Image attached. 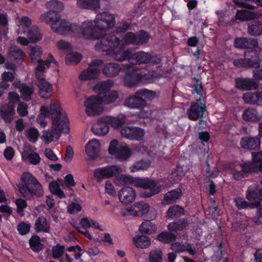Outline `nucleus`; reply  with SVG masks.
Listing matches in <instances>:
<instances>
[{"instance_id": "f257e3e1", "label": "nucleus", "mask_w": 262, "mask_h": 262, "mask_svg": "<svg viewBox=\"0 0 262 262\" xmlns=\"http://www.w3.org/2000/svg\"><path fill=\"white\" fill-rule=\"evenodd\" d=\"M60 20V17L54 19L51 24V29L56 33L64 34L81 33L86 39H98L105 34L106 28L114 26L116 21L113 14L108 12L100 13L94 21L86 20L81 26L76 24H70L66 20Z\"/></svg>"}, {"instance_id": "f03ea898", "label": "nucleus", "mask_w": 262, "mask_h": 262, "mask_svg": "<svg viewBox=\"0 0 262 262\" xmlns=\"http://www.w3.org/2000/svg\"><path fill=\"white\" fill-rule=\"evenodd\" d=\"M106 28V30L114 27ZM136 33L133 32H128L126 33L120 39L116 35H106V32L103 36L99 38L101 39L99 42L95 45V49L97 51L106 52V54L112 56L116 60L124 61L128 58L131 54V51L127 49L124 50L125 45H136Z\"/></svg>"}, {"instance_id": "7ed1b4c3", "label": "nucleus", "mask_w": 262, "mask_h": 262, "mask_svg": "<svg viewBox=\"0 0 262 262\" xmlns=\"http://www.w3.org/2000/svg\"><path fill=\"white\" fill-rule=\"evenodd\" d=\"M40 112L37 121L42 127L47 126L45 120L46 117H48L51 118L52 125L55 127L56 131L69 132V122L67 114L65 112L61 111L58 103L51 102L50 107L41 106Z\"/></svg>"}, {"instance_id": "20e7f679", "label": "nucleus", "mask_w": 262, "mask_h": 262, "mask_svg": "<svg viewBox=\"0 0 262 262\" xmlns=\"http://www.w3.org/2000/svg\"><path fill=\"white\" fill-rule=\"evenodd\" d=\"M118 180L120 184H128L143 189L140 193L142 198H149L158 194L161 191V187L158 186L156 182L148 178H135L130 176L122 174Z\"/></svg>"}, {"instance_id": "39448f33", "label": "nucleus", "mask_w": 262, "mask_h": 262, "mask_svg": "<svg viewBox=\"0 0 262 262\" xmlns=\"http://www.w3.org/2000/svg\"><path fill=\"white\" fill-rule=\"evenodd\" d=\"M17 187L22 196L28 200H33L43 195L42 185L37 179L29 172L23 174Z\"/></svg>"}, {"instance_id": "423d86ee", "label": "nucleus", "mask_w": 262, "mask_h": 262, "mask_svg": "<svg viewBox=\"0 0 262 262\" xmlns=\"http://www.w3.org/2000/svg\"><path fill=\"white\" fill-rule=\"evenodd\" d=\"M122 70L127 72L123 78V82L127 87L134 88L140 82H145L148 79L149 75L141 72H138V69L133 67L130 64H123Z\"/></svg>"}, {"instance_id": "0eeeda50", "label": "nucleus", "mask_w": 262, "mask_h": 262, "mask_svg": "<svg viewBox=\"0 0 262 262\" xmlns=\"http://www.w3.org/2000/svg\"><path fill=\"white\" fill-rule=\"evenodd\" d=\"M233 64L238 68H259L260 65L259 53L254 50H247L245 52L243 58L234 59Z\"/></svg>"}, {"instance_id": "6e6552de", "label": "nucleus", "mask_w": 262, "mask_h": 262, "mask_svg": "<svg viewBox=\"0 0 262 262\" xmlns=\"http://www.w3.org/2000/svg\"><path fill=\"white\" fill-rule=\"evenodd\" d=\"M46 6L50 10L41 16V19L45 23H50L54 19H58L60 17L59 13L64 8V5L62 2L57 0H52L47 2Z\"/></svg>"}, {"instance_id": "1a4fd4ad", "label": "nucleus", "mask_w": 262, "mask_h": 262, "mask_svg": "<svg viewBox=\"0 0 262 262\" xmlns=\"http://www.w3.org/2000/svg\"><path fill=\"white\" fill-rule=\"evenodd\" d=\"M108 152L111 155L115 156L120 161L126 160L132 155L130 148L125 145L119 146L118 141L116 139H114L110 142Z\"/></svg>"}, {"instance_id": "9d476101", "label": "nucleus", "mask_w": 262, "mask_h": 262, "mask_svg": "<svg viewBox=\"0 0 262 262\" xmlns=\"http://www.w3.org/2000/svg\"><path fill=\"white\" fill-rule=\"evenodd\" d=\"M122 172L120 167L116 165H110L97 168L94 171V177L98 182L103 179H106L119 174Z\"/></svg>"}, {"instance_id": "9b49d317", "label": "nucleus", "mask_w": 262, "mask_h": 262, "mask_svg": "<svg viewBox=\"0 0 262 262\" xmlns=\"http://www.w3.org/2000/svg\"><path fill=\"white\" fill-rule=\"evenodd\" d=\"M206 111L205 103H203L201 96L195 102L191 103L190 107L187 111L188 118L192 121H196L203 117V115Z\"/></svg>"}, {"instance_id": "f8f14e48", "label": "nucleus", "mask_w": 262, "mask_h": 262, "mask_svg": "<svg viewBox=\"0 0 262 262\" xmlns=\"http://www.w3.org/2000/svg\"><path fill=\"white\" fill-rule=\"evenodd\" d=\"M246 198L258 207L262 201V187L256 184L249 186L246 191Z\"/></svg>"}, {"instance_id": "ddd939ff", "label": "nucleus", "mask_w": 262, "mask_h": 262, "mask_svg": "<svg viewBox=\"0 0 262 262\" xmlns=\"http://www.w3.org/2000/svg\"><path fill=\"white\" fill-rule=\"evenodd\" d=\"M101 96H91L84 101L85 113L88 116L98 115L102 104Z\"/></svg>"}, {"instance_id": "4468645a", "label": "nucleus", "mask_w": 262, "mask_h": 262, "mask_svg": "<svg viewBox=\"0 0 262 262\" xmlns=\"http://www.w3.org/2000/svg\"><path fill=\"white\" fill-rule=\"evenodd\" d=\"M126 59L128 61V64L133 67H135V66L138 64H146L150 60L154 61L150 54L143 51H139L135 53H132L131 52L130 55L128 58H126Z\"/></svg>"}, {"instance_id": "2eb2a0df", "label": "nucleus", "mask_w": 262, "mask_h": 262, "mask_svg": "<svg viewBox=\"0 0 262 262\" xmlns=\"http://www.w3.org/2000/svg\"><path fill=\"white\" fill-rule=\"evenodd\" d=\"M122 137L133 140L140 141L144 136V130L138 127L125 126L120 132Z\"/></svg>"}, {"instance_id": "dca6fc26", "label": "nucleus", "mask_w": 262, "mask_h": 262, "mask_svg": "<svg viewBox=\"0 0 262 262\" xmlns=\"http://www.w3.org/2000/svg\"><path fill=\"white\" fill-rule=\"evenodd\" d=\"M235 87L242 91L255 90L258 87V83L254 79L240 77L235 78Z\"/></svg>"}, {"instance_id": "f3484780", "label": "nucleus", "mask_w": 262, "mask_h": 262, "mask_svg": "<svg viewBox=\"0 0 262 262\" xmlns=\"http://www.w3.org/2000/svg\"><path fill=\"white\" fill-rule=\"evenodd\" d=\"M234 45L238 49H254L258 46L257 39L251 37H236Z\"/></svg>"}, {"instance_id": "a211bd4d", "label": "nucleus", "mask_w": 262, "mask_h": 262, "mask_svg": "<svg viewBox=\"0 0 262 262\" xmlns=\"http://www.w3.org/2000/svg\"><path fill=\"white\" fill-rule=\"evenodd\" d=\"M136 196L135 190L130 187H123L118 193L120 201L125 204L132 203L135 200Z\"/></svg>"}, {"instance_id": "6ab92c4d", "label": "nucleus", "mask_w": 262, "mask_h": 262, "mask_svg": "<svg viewBox=\"0 0 262 262\" xmlns=\"http://www.w3.org/2000/svg\"><path fill=\"white\" fill-rule=\"evenodd\" d=\"M125 105L132 108L143 109L147 105L145 99L141 95H137V92L133 96H129L125 101Z\"/></svg>"}, {"instance_id": "aec40b11", "label": "nucleus", "mask_w": 262, "mask_h": 262, "mask_svg": "<svg viewBox=\"0 0 262 262\" xmlns=\"http://www.w3.org/2000/svg\"><path fill=\"white\" fill-rule=\"evenodd\" d=\"M241 147L245 149L257 150L259 148L260 141L258 137H243L240 140Z\"/></svg>"}, {"instance_id": "412c9836", "label": "nucleus", "mask_w": 262, "mask_h": 262, "mask_svg": "<svg viewBox=\"0 0 262 262\" xmlns=\"http://www.w3.org/2000/svg\"><path fill=\"white\" fill-rule=\"evenodd\" d=\"M100 150V144L97 139L90 141L85 146V152L91 160L98 158Z\"/></svg>"}, {"instance_id": "4be33fe9", "label": "nucleus", "mask_w": 262, "mask_h": 262, "mask_svg": "<svg viewBox=\"0 0 262 262\" xmlns=\"http://www.w3.org/2000/svg\"><path fill=\"white\" fill-rule=\"evenodd\" d=\"M104 118V116L98 118L96 124L92 127V132L97 136H103L109 132V125Z\"/></svg>"}, {"instance_id": "5701e85b", "label": "nucleus", "mask_w": 262, "mask_h": 262, "mask_svg": "<svg viewBox=\"0 0 262 262\" xmlns=\"http://www.w3.org/2000/svg\"><path fill=\"white\" fill-rule=\"evenodd\" d=\"M182 196V191L180 188H177L168 191L166 193L162 200L164 204H172L180 200Z\"/></svg>"}, {"instance_id": "b1692460", "label": "nucleus", "mask_w": 262, "mask_h": 262, "mask_svg": "<svg viewBox=\"0 0 262 262\" xmlns=\"http://www.w3.org/2000/svg\"><path fill=\"white\" fill-rule=\"evenodd\" d=\"M248 34L254 37L262 35V20L255 19L247 24Z\"/></svg>"}, {"instance_id": "393cba45", "label": "nucleus", "mask_w": 262, "mask_h": 262, "mask_svg": "<svg viewBox=\"0 0 262 262\" xmlns=\"http://www.w3.org/2000/svg\"><path fill=\"white\" fill-rule=\"evenodd\" d=\"M243 99L246 104L262 106V92L246 93L243 95Z\"/></svg>"}, {"instance_id": "a878e982", "label": "nucleus", "mask_w": 262, "mask_h": 262, "mask_svg": "<svg viewBox=\"0 0 262 262\" xmlns=\"http://www.w3.org/2000/svg\"><path fill=\"white\" fill-rule=\"evenodd\" d=\"M9 59L17 64H21L24 61V53L17 46H11L8 51Z\"/></svg>"}, {"instance_id": "bb28decb", "label": "nucleus", "mask_w": 262, "mask_h": 262, "mask_svg": "<svg viewBox=\"0 0 262 262\" xmlns=\"http://www.w3.org/2000/svg\"><path fill=\"white\" fill-rule=\"evenodd\" d=\"M189 224L190 223L187 219H179L173 222L169 223L167 228L169 231L177 232L186 229Z\"/></svg>"}, {"instance_id": "cd10ccee", "label": "nucleus", "mask_w": 262, "mask_h": 262, "mask_svg": "<svg viewBox=\"0 0 262 262\" xmlns=\"http://www.w3.org/2000/svg\"><path fill=\"white\" fill-rule=\"evenodd\" d=\"M122 70L119 64L115 62H109L105 64L102 69V74L107 77H113L117 75Z\"/></svg>"}, {"instance_id": "c85d7f7f", "label": "nucleus", "mask_w": 262, "mask_h": 262, "mask_svg": "<svg viewBox=\"0 0 262 262\" xmlns=\"http://www.w3.org/2000/svg\"><path fill=\"white\" fill-rule=\"evenodd\" d=\"M14 104L8 103L3 105L0 109L1 118L6 123H10L14 115Z\"/></svg>"}, {"instance_id": "c756f323", "label": "nucleus", "mask_w": 262, "mask_h": 262, "mask_svg": "<svg viewBox=\"0 0 262 262\" xmlns=\"http://www.w3.org/2000/svg\"><path fill=\"white\" fill-rule=\"evenodd\" d=\"M34 230L36 233H49L50 224L48 223L47 219L43 215L39 216L35 220Z\"/></svg>"}, {"instance_id": "7c9ffc66", "label": "nucleus", "mask_w": 262, "mask_h": 262, "mask_svg": "<svg viewBox=\"0 0 262 262\" xmlns=\"http://www.w3.org/2000/svg\"><path fill=\"white\" fill-rule=\"evenodd\" d=\"M184 209L179 205H173L170 206L166 212L168 219L172 220L178 219L185 214Z\"/></svg>"}, {"instance_id": "2f4dec72", "label": "nucleus", "mask_w": 262, "mask_h": 262, "mask_svg": "<svg viewBox=\"0 0 262 262\" xmlns=\"http://www.w3.org/2000/svg\"><path fill=\"white\" fill-rule=\"evenodd\" d=\"M257 17V14L256 13L247 10H237L235 15L236 19L242 21H252Z\"/></svg>"}, {"instance_id": "473e14b6", "label": "nucleus", "mask_w": 262, "mask_h": 262, "mask_svg": "<svg viewBox=\"0 0 262 262\" xmlns=\"http://www.w3.org/2000/svg\"><path fill=\"white\" fill-rule=\"evenodd\" d=\"M239 168L244 174L247 176V174L252 172H257L256 161L254 160V154H252V161L243 162L238 165Z\"/></svg>"}, {"instance_id": "72a5a7b5", "label": "nucleus", "mask_w": 262, "mask_h": 262, "mask_svg": "<svg viewBox=\"0 0 262 262\" xmlns=\"http://www.w3.org/2000/svg\"><path fill=\"white\" fill-rule=\"evenodd\" d=\"M242 117L245 121L251 122H257L260 119L257 110L251 108L245 109Z\"/></svg>"}, {"instance_id": "f704fd0d", "label": "nucleus", "mask_w": 262, "mask_h": 262, "mask_svg": "<svg viewBox=\"0 0 262 262\" xmlns=\"http://www.w3.org/2000/svg\"><path fill=\"white\" fill-rule=\"evenodd\" d=\"M100 74V70L98 68L88 69L83 71L79 75V79L81 80H93L98 78Z\"/></svg>"}, {"instance_id": "c9c22d12", "label": "nucleus", "mask_w": 262, "mask_h": 262, "mask_svg": "<svg viewBox=\"0 0 262 262\" xmlns=\"http://www.w3.org/2000/svg\"><path fill=\"white\" fill-rule=\"evenodd\" d=\"M149 209L148 204L143 202L135 203L131 208V210L135 212L133 213L135 215H145L148 212Z\"/></svg>"}, {"instance_id": "e433bc0d", "label": "nucleus", "mask_w": 262, "mask_h": 262, "mask_svg": "<svg viewBox=\"0 0 262 262\" xmlns=\"http://www.w3.org/2000/svg\"><path fill=\"white\" fill-rule=\"evenodd\" d=\"M39 88V95L43 98L48 99L52 95L53 86L51 83L48 81L43 82L38 84Z\"/></svg>"}, {"instance_id": "4c0bfd02", "label": "nucleus", "mask_w": 262, "mask_h": 262, "mask_svg": "<svg viewBox=\"0 0 262 262\" xmlns=\"http://www.w3.org/2000/svg\"><path fill=\"white\" fill-rule=\"evenodd\" d=\"M68 133L56 131L55 127L53 126L51 130H44L43 131V135L41 137V139L45 143L49 144L53 140L55 136H57L58 138L61 133L68 134Z\"/></svg>"}, {"instance_id": "58836bf2", "label": "nucleus", "mask_w": 262, "mask_h": 262, "mask_svg": "<svg viewBox=\"0 0 262 262\" xmlns=\"http://www.w3.org/2000/svg\"><path fill=\"white\" fill-rule=\"evenodd\" d=\"M77 6L80 8L97 10L100 8L99 0H78Z\"/></svg>"}, {"instance_id": "ea45409f", "label": "nucleus", "mask_w": 262, "mask_h": 262, "mask_svg": "<svg viewBox=\"0 0 262 262\" xmlns=\"http://www.w3.org/2000/svg\"><path fill=\"white\" fill-rule=\"evenodd\" d=\"M29 244L31 249L35 253H38L43 249L44 245L41 243L39 236L34 235L29 240Z\"/></svg>"}, {"instance_id": "a19ab883", "label": "nucleus", "mask_w": 262, "mask_h": 262, "mask_svg": "<svg viewBox=\"0 0 262 262\" xmlns=\"http://www.w3.org/2000/svg\"><path fill=\"white\" fill-rule=\"evenodd\" d=\"M133 242L138 248H145L150 245V239L147 236L137 235L133 238Z\"/></svg>"}, {"instance_id": "79ce46f5", "label": "nucleus", "mask_w": 262, "mask_h": 262, "mask_svg": "<svg viewBox=\"0 0 262 262\" xmlns=\"http://www.w3.org/2000/svg\"><path fill=\"white\" fill-rule=\"evenodd\" d=\"M176 237L175 234L171 233V231H164L158 234L157 239L164 244H170L174 242Z\"/></svg>"}, {"instance_id": "37998d69", "label": "nucleus", "mask_w": 262, "mask_h": 262, "mask_svg": "<svg viewBox=\"0 0 262 262\" xmlns=\"http://www.w3.org/2000/svg\"><path fill=\"white\" fill-rule=\"evenodd\" d=\"M27 35L28 39L31 42H36L42 38V34L40 32L39 28L36 26H33L27 31Z\"/></svg>"}, {"instance_id": "c03bdc74", "label": "nucleus", "mask_w": 262, "mask_h": 262, "mask_svg": "<svg viewBox=\"0 0 262 262\" xmlns=\"http://www.w3.org/2000/svg\"><path fill=\"white\" fill-rule=\"evenodd\" d=\"M136 45L141 46L147 43L150 38L149 33L141 30L136 34Z\"/></svg>"}, {"instance_id": "a18cd8bd", "label": "nucleus", "mask_w": 262, "mask_h": 262, "mask_svg": "<svg viewBox=\"0 0 262 262\" xmlns=\"http://www.w3.org/2000/svg\"><path fill=\"white\" fill-rule=\"evenodd\" d=\"M151 164L149 160H141L136 161L130 167V171L135 172L140 170H144L148 169Z\"/></svg>"}, {"instance_id": "49530a36", "label": "nucleus", "mask_w": 262, "mask_h": 262, "mask_svg": "<svg viewBox=\"0 0 262 262\" xmlns=\"http://www.w3.org/2000/svg\"><path fill=\"white\" fill-rule=\"evenodd\" d=\"M32 25L31 20L27 16L21 17L20 21V25L17 30L18 34H23L27 32Z\"/></svg>"}, {"instance_id": "de8ad7c7", "label": "nucleus", "mask_w": 262, "mask_h": 262, "mask_svg": "<svg viewBox=\"0 0 262 262\" xmlns=\"http://www.w3.org/2000/svg\"><path fill=\"white\" fill-rule=\"evenodd\" d=\"M19 91L24 99L29 101L31 99V95L34 92V89L26 84H20Z\"/></svg>"}, {"instance_id": "09e8293b", "label": "nucleus", "mask_w": 262, "mask_h": 262, "mask_svg": "<svg viewBox=\"0 0 262 262\" xmlns=\"http://www.w3.org/2000/svg\"><path fill=\"white\" fill-rule=\"evenodd\" d=\"M232 1L234 4L238 7L251 10L254 9V8L253 6L249 3V2L252 1V0H232ZM252 1H255L256 5L258 6H262V0H252Z\"/></svg>"}, {"instance_id": "8fccbe9b", "label": "nucleus", "mask_w": 262, "mask_h": 262, "mask_svg": "<svg viewBox=\"0 0 262 262\" xmlns=\"http://www.w3.org/2000/svg\"><path fill=\"white\" fill-rule=\"evenodd\" d=\"M104 118L107 123L108 125H111L113 128H118L122 126L124 123V119L123 118L113 117L111 116H104Z\"/></svg>"}, {"instance_id": "3c124183", "label": "nucleus", "mask_w": 262, "mask_h": 262, "mask_svg": "<svg viewBox=\"0 0 262 262\" xmlns=\"http://www.w3.org/2000/svg\"><path fill=\"white\" fill-rule=\"evenodd\" d=\"M82 59L81 54L77 52H71L68 54L66 57V63L68 65L72 64H77Z\"/></svg>"}, {"instance_id": "603ef678", "label": "nucleus", "mask_w": 262, "mask_h": 262, "mask_svg": "<svg viewBox=\"0 0 262 262\" xmlns=\"http://www.w3.org/2000/svg\"><path fill=\"white\" fill-rule=\"evenodd\" d=\"M156 228L154 224L149 221L143 222L139 226V231L146 234H150L156 230Z\"/></svg>"}, {"instance_id": "864d4df0", "label": "nucleus", "mask_w": 262, "mask_h": 262, "mask_svg": "<svg viewBox=\"0 0 262 262\" xmlns=\"http://www.w3.org/2000/svg\"><path fill=\"white\" fill-rule=\"evenodd\" d=\"M118 96L116 91L108 92L101 96V102L103 104H108L116 101Z\"/></svg>"}, {"instance_id": "5fc2aeb1", "label": "nucleus", "mask_w": 262, "mask_h": 262, "mask_svg": "<svg viewBox=\"0 0 262 262\" xmlns=\"http://www.w3.org/2000/svg\"><path fill=\"white\" fill-rule=\"evenodd\" d=\"M132 27V24L130 22L122 20L117 24L115 29L117 33H124L127 31L130 30Z\"/></svg>"}, {"instance_id": "6e6d98bb", "label": "nucleus", "mask_w": 262, "mask_h": 262, "mask_svg": "<svg viewBox=\"0 0 262 262\" xmlns=\"http://www.w3.org/2000/svg\"><path fill=\"white\" fill-rule=\"evenodd\" d=\"M114 82L111 80H107V81L101 82L100 84L98 85L99 94H104L110 92L111 88L113 86Z\"/></svg>"}, {"instance_id": "4d7b16f0", "label": "nucleus", "mask_w": 262, "mask_h": 262, "mask_svg": "<svg viewBox=\"0 0 262 262\" xmlns=\"http://www.w3.org/2000/svg\"><path fill=\"white\" fill-rule=\"evenodd\" d=\"M137 95H141V97L151 100L155 98V92L148 90L146 89H142L137 91Z\"/></svg>"}, {"instance_id": "13d9d810", "label": "nucleus", "mask_w": 262, "mask_h": 262, "mask_svg": "<svg viewBox=\"0 0 262 262\" xmlns=\"http://www.w3.org/2000/svg\"><path fill=\"white\" fill-rule=\"evenodd\" d=\"M42 55V49L41 47L36 46L31 48L30 53V57L31 61L33 63H35L37 58H40Z\"/></svg>"}, {"instance_id": "bf43d9fd", "label": "nucleus", "mask_w": 262, "mask_h": 262, "mask_svg": "<svg viewBox=\"0 0 262 262\" xmlns=\"http://www.w3.org/2000/svg\"><path fill=\"white\" fill-rule=\"evenodd\" d=\"M231 171L233 177L235 180H240L247 177L238 165H235L233 167L231 168Z\"/></svg>"}, {"instance_id": "052dcab7", "label": "nucleus", "mask_w": 262, "mask_h": 262, "mask_svg": "<svg viewBox=\"0 0 262 262\" xmlns=\"http://www.w3.org/2000/svg\"><path fill=\"white\" fill-rule=\"evenodd\" d=\"M31 225L24 222H21L17 226V230L21 235H25L30 230Z\"/></svg>"}, {"instance_id": "680f3d73", "label": "nucleus", "mask_w": 262, "mask_h": 262, "mask_svg": "<svg viewBox=\"0 0 262 262\" xmlns=\"http://www.w3.org/2000/svg\"><path fill=\"white\" fill-rule=\"evenodd\" d=\"M27 136L30 142L35 143L37 141L39 137L38 130L35 127H31L28 130Z\"/></svg>"}, {"instance_id": "e2e57ef3", "label": "nucleus", "mask_w": 262, "mask_h": 262, "mask_svg": "<svg viewBox=\"0 0 262 262\" xmlns=\"http://www.w3.org/2000/svg\"><path fill=\"white\" fill-rule=\"evenodd\" d=\"M162 258L161 251H152L149 254V262H160Z\"/></svg>"}, {"instance_id": "0e129e2a", "label": "nucleus", "mask_w": 262, "mask_h": 262, "mask_svg": "<svg viewBox=\"0 0 262 262\" xmlns=\"http://www.w3.org/2000/svg\"><path fill=\"white\" fill-rule=\"evenodd\" d=\"M64 247L57 245L53 247L52 255L54 258H57L61 256L64 252Z\"/></svg>"}, {"instance_id": "69168bd1", "label": "nucleus", "mask_w": 262, "mask_h": 262, "mask_svg": "<svg viewBox=\"0 0 262 262\" xmlns=\"http://www.w3.org/2000/svg\"><path fill=\"white\" fill-rule=\"evenodd\" d=\"M28 106L25 102H19L18 104L17 112L20 117H25L28 115Z\"/></svg>"}, {"instance_id": "338daca9", "label": "nucleus", "mask_w": 262, "mask_h": 262, "mask_svg": "<svg viewBox=\"0 0 262 262\" xmlns=\"http://www.w3.org/2000/svg\"><path fill=\"white\" fill-rule=\"evenodd\" d=\"M234 202L236 206L239 210L247 208L249 205L248 203L246 202L244 199L240 197L236 198L234 199Z\"/></svg>"}, {"instance_id": "774afa93", "label": "nucleus", "mask_w": 262, "mask_h": 262, "mask_svg": "<svg viewBox=\"0 0 262 262\" xmlns=\"http://www.w3.org/2000/svg\"><path fill=\"white\" fill-rule=\"evenodd\" d=\"M254 160L256 161L257 171L262 172V152L254 154Z\"/></svg>"}]
</instances>
